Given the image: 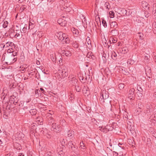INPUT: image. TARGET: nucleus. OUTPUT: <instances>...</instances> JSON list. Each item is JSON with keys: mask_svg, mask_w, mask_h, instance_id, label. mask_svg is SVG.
<instances>
[{"mask_svg": "<svg viewBox=\"0 0 156 156\" xmlns=\"http://www.w3.org/2000/svg\"><path fill=\"white\" fill-rule=\"evenodd\" d=\"M87 57L89 58H93L94 56L93 53L91 52H89L87 54Z\"/></svg>", "mask_w": 156, "mask_h": 156, "instance_id": "26", "label": "nucleus"}, {"mask_svg": "<svg viewBox=\"0 0 156 156\" xmlns=\"http://www.w3.org/2000/svg\"><path fill=\"white\" fill-rule=\"evenodd\" d=\"M31 108L32 107H30L29 105H28L27 106H24L23 108V109L25 110H27L29 112Z\"/></svg>", "mask_w": 156, "mask_h": 156, "instance_id": "39", "label": "nucleus"}, {"mask_svg": "<svg viewBox=\"0 0 156 156\" xmlns=\"http://www.w3.org/2000/svg\"><path fill=\"white\" fill-rule=\"evenodd\" d=\"M106 128L108 129V131H112L114 129V127H112V126H111L110 125H107Z\"/></svg>", "mask_w": 156, "mask_h": 156, "instance_id": "35", "label": "nucleus"}, {"mask_svg": "<svg viewBox=\"0 0 156 156\" xmlns=\"http://www.w3.org/2000/svg\"><path fill=\"white\" fill-rule=\"evenodd\" d=\"M67 135L68 137H73L74 135V132L72 130H69L68 131Z\"/></svg>", "mask_w": 156, "mask_h": 156, "instance_id": "20", "label": "nucleus"}, {"mask_svg": "<svg viewBox=\"0 0 156 156\" xmlns=\"http://www.w3.org/2000/svg\"><path fill=\"white\" fill-rule=\"evenodd\" d=\"M119 52L122 54L127 53L128 51V48L126 47L119 48Z\"/></svg>", "mask_w": 156, "mask_h": 156, "instance_id": "11", "label": "nucleus"}, {"mask_svg": "<svg viewBox=\"0 0 156 156\" xmlns=\"http://www.w3.org/2000/svg\"><path fill=\"white\" fill-rule=\"evenodd\" d=\"M111 28L116 29L118 27V24L115 21L112 22L110 24Z\"/></svg>", "mask_w": 156, "mask_h": 156, "instance_id": "21", "label": "nucleus"}, {"mask_svg": "<svg viewBox=\"0 0 156 156\" xmlns=\"http://www.w3.org/2000/svg\"><path fill=\"white\" fill-rule=\"evenodd\" d=\"M28 156H33V153L32 152H29L28 153Z\"/></svg>", "mask_w": 156, "mask_h": 156, "instance_id": "61", "label": "nucleus"}, {"mask_svg": "<svg viewBox=\"0 0 156 156\" xmlns=\"http://www.w3.org/2000/svg\"><path fill=\"white\" fill-rule=\"evenodd\" d=\"M19 101V99L18 98L16 97H10L9 100V101L10 102L11 104H12L15 105H16V104Z\"/></svg>", "mask_w": 156, "mask_h": 156, "instance_id": "8", "label": "nucleus"}, {"mask_svg": "<svg viewBox=\"0 0 156 156\" xmlns=\"http://www.w3.org/2000/svg\"><path fill=\"white\" fill-rule=\"evenodd\" d=\"M32 108L33 107L31 108L29 111V112L32 115H34L36 114L37 111L36 109L33 108Z\"/></svg>", "mask_w": 156, "mask_h": 156, "instance_id": "18", "label": "nucleus"}, {"mask_svg": "<svg viewBox=\"0 0 156 156\" xmlns=\"http://www.w3.org/2000/svg\"><path fill=\"white\" fill-rule=\"evenodd\" d=\"M153 111V107L150 104H147L146 106V109L144 110L143 112L145 115H147L151 114V113Z\"/></svg>", "mask_w": 156, "mask_h": 156, "instance_id": "3", "label": "nucleus"}, {"mask_svg": "<svg viewBox=\"0 0 156 156\" xmlns=\"http://www.w3.org/2000/svg\"><path fill=\"white\" fill-rule=\"evenodd\" d=\"M68 146L69 148H71L72 150L74 151L76 149V146L74 143H73L72 141H70L68 143Z\"/></svg>", "mask_w": 156, "mask_h": 156, "instance_id": "9", "label": "nucleus"}, {"mask_svg": "<svg viewBox=\"0 0 156 156\" xmlns=\"http://www.w3.org/2000/svg\"><path fill=\"white\" fill-rule=\"evenodd\" d=\"M114 12L113 11L109 12V15L110 18H113L114 17Z\"/></svg>", "mask_w": 156, "mask_h": 156, "instance_id": "41", "label": "nucleus"}, {"mask_svg": "<svg viewBox=\"0 0 156 156\" xmlns=\"http://www.w3.org/2000/svg\"><path fill=\"white\" fill-rule=\"evenodd\" d=\"M53 62L55 63H57L58 65L59 66L62 65V59H53L52 60Z\"/></svg>", "mask_w": 156, "mask_h": 156, "instance_id": "16", "label": "nucleus"}, {"mask_svg": "<svg viewBox=\"0 0 156 156\" xmlns=\"http://www.w3.org/2000/svg\"><path fill=\"white\" fill-rule=\"evenodd\" d=\"M39 90H40V92H41L42 93H43L44 94H45V93H46L45 91L42 88H41Z\"/></svg>", "mask_w": 156, "mask_h": 156, "instance_id": "54", "label": "nucleus"}, {"mask_svg": "<svg viewBox=\"0 0 156 156\" xmlns=\"http://www.w3.org/2000/svg\"><path fill=\"white\" fill-rule=\"evenodd\" d=\"M113 153V155H115V156H117L118 155V153L115 151H114Z\"/></svg>", "mask_w": 156, "mask_h": 156, "instance_id": "62", "label": "nucleus"}, {"mask_svg": "<svg viewBox=\"0 0 156 156\" xmlns=\"http://www.w3.org/2000/svg\"><path fill=\"white\" fill-rule=\"evenodd\" d=\"M75 88L76 91L78 92H80L81 90V87L78 85H75Z\"/></svg>", "mask_w": 156, "mask_h": 156, "instance_id": "37", "label": "nucleus"}, {"mask_svg": "<svg viewBox=\"0 0 156 156\" xmlns=\"http://www.w3.org/2000/svg\"><path fill=\"white\" fill-rule=\"evenodd\" d=\"M151 140L150 138H147V144H150L151 145Z\"/></svg>", "mask_w": 156, "mask_h": 156, "instance_id": "58", "label": "nucleus"}, {"mask_svg": "<svg viewBox=\"0 0 156 156\" xmlns=\"http://www.w3.org/2000/svg\"><path fill=\"white\" fill-rule=\"evenodd\" d=\"M137 89L140 92H141L143 91L142 89L140 87H138Z\"/></svg>", "mask_w": 156, "mask_h": 156, "instance_id": "56", "label": "nucleus"}, {"mask_svg": "<svg viewBox=\"0 0 156 156\" xmlns=\"http://www.w3.org/2000/svg\"><path fill=\"white\" fill-rule=\"evenodd\" d=\"M145 69L146 74H150L151 73V71L150 67L147 66L145 67Z\"/></svg>", "mask_w": 156, "mask_h": 156, "instance_id": "24", "label": "nucleus"}, {"mask_svg": "<svg viewBox=\"0 0 156 156\" xmlns=\"http://www.w3.org/2000/svg\"><path fill=\"white\" fill-rule=\"evenodd\" d=\"M121 11L122 12L123 14H126V10L124 9H122ZM123 15H124V14H123Z\"/></svg>", "mask_w": 156, "mask_h": 156, "instance_id": "53", "label": "nucleus"}, {"mask_svg": "<svg viewBox=\"0 0 156 156\" xmlns=\"http://www.w3.org/2000/svg\"><path fill=\"white\" fill-rule=\"evenodd\" d=\"M135 89L134 88L130 89L128 92V98L131 100L134 99L135 97Z\"/></svg>", "mask_w": 156, "mask_h": 156, "instance_id": "5", "label": "nucleus"}, {"mask_svg": "<svg viewBox=\"0 0 156 156\" xmlns=\"http://www.w3.org/2000/svg\"><path fill=\"white\" fill-rule=\"evenodd\" d=\"M48 119V123L49 125H52V124L54 123V119L51 117H49L48 118H47Z\"/></svg>", "mask_w": 156, "mask_h": 156, "instance_id": "19", "label": "nucleus"}, {"mask_svg": "<svg viewBox=\"0 0 156 156\" xmlns=\"http://www.w3.org/2000/svg\"><path fill=\"white\" fill-rule=\"evenodd\" d=\"M83 93L86 94L85 95L88 96L90 94L89 89L87 86H84L82 90Z\"/></svg>", "mask_w": 156, "mask_h": 156, "instance_id": "12", "label": "nucleus"}, {"mask_svg": "<svg viewBox=\"0 0 156 156\" xmlns=\"http://www.w3.org/2000/svg\"><path fill=\"white\" fill-rule=\"evenodd\" d=\"M40 90H39L38 89H36L35 90V95L37 97H39V96H41V94L40 93Z\"/></svg>", "mask_w": 156, "mask_h": 156, "instance_id": "34", "label": "nucleus"}, {"mask_svg": "<svg viewBox=\"0 0 156 156\" xmlns=\"http://www.w3.org/2000/svg\"><path fill=\"white\" fill-rule=\"evenodd\" d=\"M102 23L103 25V26L105 27H106L107 26V23H106V21L105 20H102Z\"/></svg>", "mask_w": 156, "mask_h": 156, "instance_id": "49", "label": "nucleus"}, {"mask_svg": "<svg viewBox=\"0 0 156 156\" xmlns=\"http://www.w3.org/2000/svg\"><path fill=\"white\" fill-rule=\"evenodd\" d=\"M27 24L25 25L24 27H23V29L22 30L20 31V32L22 33H26V30H27Z\"/></svg>", "mask_w": 156, "mask_h": 156, "instance_id": "38", "label": "nucleus"}, {"mask_svg": "<svg viewBox=\"0 0 156 156\" xmlns=\"http://www.w3.org/2000/svg\"><path fill=\"white\" fill-rule=\"evenodd\" d=\"M123 147H124V144H121L120 143H119L118 146V147L119 148H118V149H119L120 148L123 149Z\"/></svg>", "mask_w": 156, "mask_h": 156, "instance_id": "44", "label": "nucleus"}, {"mask_svg": "<svg viewBox=\"0 0 156 156\" xmlns=\"http://www.w3.org/2000/svg\"><path fill=\"white\" fill-rule=\"evenodd\" d=\"M18 93L16 92H15L13 93L12 95L10 97L18 98Z\"/></svg>", "mask_w": 156, "mask_h": 156, "instance_id": "48", "label": "nucleus"}, {"mask_svg": "<svg viewBox=\"0 0 156 156\" xmlns=\"http://www.w3.org/2000/svg\"><path fill=\"white\" fill-rule=\"evenodd\" d=\"M77 82L78 80L76 77H72V79L69 81L70 83L73 86L76 85Z\"/></svg>", "mask_w": 156, "mask_h": 156, "instance_id": "14", "label": "nucleus"}, {"mask_svg": "<svg viewBox=\"0 0 156 156\" xmlns=\"http://www.w3.org/2000/svg\"><path fill=\"white\" fill-rule=\"evenodd\" d=\"M6 44L7 47L9 46L12 47H13L15 46L14 44L11 42H8L6 43Z\"/></svg>", "mask_w": 156, "mask_h": 156, "instance_id": "32", "label": "nucleus"}, {"mask_svg": "<svg viewBox=\"0 0 156 156\" xmlns=\"http://www.w3.org/2000/svg\"><path fill=\"white\" fill-rule=\"evenodd\" d=\"M51 57L50 58H56V57L55 55V54L53 52L52 54L50 55Z\"/></svg>", "mask_w": 156, "mask_h": 156, "instance_id": "51", "label": "nucleus"}, {"mask_svg": "<svg viewBox=\"0 0 156 156\" xmlns=\"http://www.w3.org/2000/svg\"><path fill=\"white\" fill-rule=\"evenodd\" d=\"M55 35L59 40L63 43L68 44L70 42L69 38L67 34L62 32H58L56 33Z\"/></svg>", "mask_w": 156, "mask_h": 156, "instance_id": "1", "label": "nucleus"}, {"mask_svg": "<svg viewBox=\"0 0 156 156\" xmlns=\"http://www.w3.org/2000/svg\"><path fill=\"white\" fill-rule=\"evenodd\" d=\"M5 62V63H4V65L5 64H7L8 65H10L11 64H12V62H11V61L9 60H8L7 62Z\"/></svg>", "mask_w": 156, "mask_h": 156, "instance_id": "52", "label": "nucleus"}, {"mask_svg": "<svg viewBox=\"0 0 156 156\" xmlns=\"http://www.w3.org/2000/svg\"><path fill=\"white\" fill-rule=\"evenodd\" d=\"M12 156V153H8L7 154H6L5 156Z\"/></svg>", "mask_w": 156, "mask_h": 156, "instance_id": "60", "label": "nucleus"}, {"mask_svg": "<svg viewBox=\"0 0 156 156\" xmlns=\"http://www.w3.org/2000/svg\"><path fill=\"white\" fill-rule=\"evenodd\" d=\"M80 147L81 149H85L86 148V147L84 145L83 142H81L80 143Z\"/></svg>", "mask_w": 156, "mask_h": 156, "instance_id": "42", "label": "nucleus"}, {"mask_svg": "<svg viewBox=\"0 0 156 156\" xmlns=\"http://www.w3.org/2000/svg\"><path fill=\"white\" fill-rule=\"evenodd\" d=\"M15 87L16 86H15L11 82L10 83L9 82V88L10 90H12L15 88Z\"/></svg>", "mask_w": 156, "mask_h": 156, "instance_id": "29", "label": "nucleus"}, {"mask_svg": "<svg viewBox=\"0 0 156 156\" xmlns=\"http://www.w3.org/2000/svg\"><path fill=\"white\" fill-rule=\"evenodd\" d=\"M111 33L112 36H116L119 34V31L116 29H114L111 31Z\"/></svg>", "mask_w": 156, "mask_h": 156, "instance_id": "17", "label": "nucleus"}, {"mask_svg": "<svg viewBox=\"0 0 156 156\" xmlns=\"http://www.w3.org/2000/svg\"><path fill=\"white\" fill-rule=\"evenodd\" d=\"M46 156H52V153L51 151H48L45 154Z\"/></svg>", "mask_w": 156, "mask_h": 156, "instance_id": "50", "label": "nucleus"}, {"mask_svg": "<svg viewBox=\"0 0 156 156\" xmlns=\"http://www.w3.org/2000/svg\"><path fill=\"white\" fill-rule=\"evenodd\" d=\"M104 6L108 10H109V9L110 8V5L108 2H106Z\"/></svg>", "mask_w": 156, "mask_h": 156, "instance_id": "36", "label": "nucleus"}, {"mask_svg": "<svg viewBox=\"0 0 156 156\" xmlns=\"http://www.w3.org/2000/svg\"><path fill=\"white\" fill-rule=\"evenodd\" d=\"M51 130L56 132H59L61 130L62 128L61 126L56 123L52 124Z\"/></svg>", "mask_w": 156, "mask_h": 156, "instance_id": "4", "label": "nucleus"}, {"mask_svg": "<svg viewBox=\"0 0 156 156\" xmlns=\"http://www.w3.org/2000/svg\"><path fill=\"white\" fill-rule=\"evenodd\" d=\"M58 73L61 75L63 78L67 77L68 75V71L67 68L65 66H62L58 70Z\"/></svg>", "mask_w": 156, "mask_h": 156, "instance_id": "2", "label": "nucleus"}, {"mask_svg": "<svg viewBox=\"0 0 156 156\" xmlns=\"http://www.w3.org/2000/svg\"><path fill=\"white\" fill-rule=\"evenodd\" d=\"M61 144L64 147L65 146V145H66V143H65V141L63 139V140L61 142Z\"/></svg>", "mask_w": 156, "mask_h": 156, "instance_id": "57", "label": "nucleus"}, {"mask_svg": "<svg viewBox=\"0 0 156 156\" xmlns=\"http://www.w3.org/2000/svg\"><path fill=\"white\" fill-rule=\"evenodd\" d=\"M130 131L131 133L133 134L135 133V130L133 126H132L130 129Z\"/></svg>", "mask_w": 156, "mask_h": 156, "instance_id": "46", "label": "nucleus"}, {"mask_svg": "<svg viewBox=\"0 0 156 156\" xmlns=\"http://www.w3.org/2000/svg\"><path fill=\"white\" fill-rule=\"evenodd\" d=\"M100 129L99 130L101 132L105 133H106L108 132V129H107L106 128V126H105V127H103L102 126L101 127H100Z\"/></svg>", "mask_w": 156, "mask_h": 156, "instance_id": "27", "label": "nucleus"}, {"mask_svg": "<svg viewBox=\"0 0 156 156\" xmlns=\"http://www.w3.org/2000/svg\"><path fill=\"white\" fill-rule=\"evenodd\" d=\"M117 56V55L115 52L112 53L111 55L112 58L113 57H115Z\"/></svg>", "mask_w": 156, "mask_h": 156, "instance_id": "55", "label": "nucleus"}, {"mask_svg": "<svg viewBox=\"0 0 156 156\" xmlns=\"http://www.w3.org/2000/svg\"><path fill=\"white\" fill-rule=\"evenodd\" d=\"M36 121L39 125L43 124V120L41 117L39 116L37 117L36 119Z\"/></svg>", "mask_w": 156, "mask_h": 156, "instance_id": "15", "label": "nucleus"}, {"mask_svg": "<svg viewBox=\"0 0 156 156\" xmlns=\"http://www.w3.org/2000/svg\"><path fill=\"white\" fill-rule=\"evenodd\" d=\"M135 61L133 59H128L127 61L128 64L133 65L135 62Z\"/></svg>", "mask_w": 156, "mask_h": 156, "instance_id": "33", "label": "nucleus"}, {"mask_svg": "<svg viewBox=\"0 0 156 156\" xmlns=\"http://www.w3.org/2000/svg\"><path fill=\"white\" fill-rule=\"evenodd\" d=\"M71 30L73 34L75 36H77L79 35L80 32L77 29L74 27H72L71 28Z\"/></svg>", "mask_w": 156, "mask_h": 156, "instance_id": "13", "label": "nucleus"}, {"mask_svg": "<svg viewBox=\"0 0 156 156\" xmlns=\"http://www.w3.org/2000/svg\"><path fill=\"white\" fill-rule=\"evenodd\" d=\"M101 96H102V98L100 97L99 99L100 100H101H101H102V99L104 100L106 99L109 97L108 91H106L105 90H103L102 91L101 94Z\"/></svg>", "mask_w": 156, "mask_h": 156, "instance_id": "6", "label": "nucleus"}, {"mask_svg": "<svg viewBox=\"0 0 156 156\" xmlns=\"http://www.w3.org/2000/svg\"><path fill=\"white\" fill-rule=\"evenodd\" d=\"M36 48L38 51H41V46L40 43H37L36 45Z\"/></svg>", "mask_w": 156, "mask_h": 156, "instance_id": "30", "label": "nucleus"}, {"mask_svg": "<svg viewBox=\"0 0 156 156\" xmlns=\"http://www.w3.org/2000/svg\"><path fill=\"white\" fill-rule=\"evenodd\" d=\"M118 87H119V88L120 90H122V89H123V88H124V85L123 84L120 83L119 84Z\"/></svg>", "mask_w": 156, "mask_h": 156, "instance_id": "43", "label": "nucleus"}, {"mask_svg": "<svg viewBox=\"0 0 156 156\" xmlns=\"http://www.w3.org/2000/svg\"><path fill=\"white\" fill-rule=\"evenodd\" d=\"M14 147L17 150H20L21 149V147L20 144L18 143H15L14 144Z\"/></svg>", "mask_w": 156, "mask_h": 156, "instance_id": "25", "label": "nucleus"}, {"mask_svg": "<svg viewBox=\"0 0 156 156\" xmlns=\"http://www.w3.org/2000/svg\"><path fill=\"white\" fill-rule=\"evenodd\" d=\"M72 46L73 47L75 48H78L79 46L78 44L76 42L73 43Z\"/></svg>", "mask_w": 156, "mask_h": 156, "instance_id": "45", "label": "nucleus"}, {"mask_svg": "<svg viewBox=\"0 0 156 156\" xmlns=\"http://www.w3.org/2000/svg\"><path fill=\"white\" fill-rule=\"evenodd\" d=\"M117 41V40L115 37L113 38L112 37H110L109 38V42L110 44L115 43Z\"/></svg>", "mask_w": 156, "mask_h": 156, "instance_id": "23", "label": "nucleus"}, {"mask_svg": "<svg viewBox=\"0 0 156 156\" xmlns=\"http://www.w3.org/2000/svg\"><path fill=\"white\" fill-rule=\"evenodd\" d=\"M52 114L50 113H47L46 114V116L48 117V118H49V117H51Z\"/></svg>", "mask_w": 156, "mask_h": 156, "instance_id": "59", "label": "nucleus"}, {"mask_svg": "<svg viewBox=\"0 0 156 156\" xmlns=\"http://www.w3.org/2000/svg\"><path fill=\"white\" fill-rule=\"evenodd\" d=\"M104 73L108 75L111 73V71L109 70V69L108 67L105 68L104 70Z\"/></svg>", "mask_w": 156, "mask_h": 156, "instance_id": "31", "label": "nucleus"}, {"mask_svg": "<svg viewBox=\"0 0 156 156\" xmlns=\"http://www.w3.org/2000/svg\"><path fill=\"white\" fill-rule=\"evenodd\" d=\"M153 12H154V14H155L156 12V4H154L153 5Z\"/></svg>", "mask_w": 156, "mask_h": 156, "instance_id": "47", "label": "nucleus"}, {"mask_svg": "<svg viewBox=\"0 0 156 156\" xmlns=\"http://www.w3.org/2000/svg\"><path fill=\"white\" fill-rule=\"evenodd\" d=\"M8 93V91L6 89H5L3 90V92L2 94V98H3V100L5 98V96L4 97V95L6 94V95Z\"/></svg>", "mask_w": 156, "mask_h": 156, "instance_id": "28", "label": "nucleus"}, {"mask_svg": "<svg viewBox=\"0 0 156 156\" xmlns=\"http://www.w3.org/2000/svg\"><path fill=\"white\" fill-rule=\"evenodd\" d=\"M137 93L139 97H141L142 96V94L141 93H140V92H137Z\"/></svg>", "mask_w": 156, "mask_h": 156, "instance_id": "63", "label": "nucleus"}, {"mask_svg": "<svg viewBox=\"0 0 156 156\" xmlns=\"http://www.w3.org/2000/svg\"><path fill=\"white\" fill-rule=\"evenodd\" d=\"M141 5L143 8L145 9L149 10L150 7V5L146 2L145 1H143L142 2Z\"/></svg>", "mask_w": 156, "mask_h": 156, "instance_id": "10", "label": "nucleus"}, {"mask_svg": "<svg viewBox=\"0 0 156 156\" xmlns=\"http://www.w3.org/2000/svg\"><path fill=\"white\" fill-rule=\"evenodd\" d=\"M153 28H155L156 29V22H154L153 23Z\"/></svg>", "mask_w": 156, "mask_h": 156, "instance_id": "64", "label": "nucleus"}, {"mask_svg": "<svg viewBox=\"0 0 156 156\" xmlns=\"http://www.w3.org/2000/svg\"><path fill=\"white\" fill-rule=\"evenodd\" d=\"M139 107L137 110V112H138V114H140L142 111L144 107V105L143 104H140V105H139Z\"/></svg>", "mask_w": 156, "mask_h": 156, "instance_id": "22", "label": "nucleus"}, {"mask_svg": "<svg viewBox=\"0 0 156 156\" xmlns=\"http://www.w3.org/2000/svg\"><path fill=\"white\" fill-rule=\"evenodd\" d=\"M40 132L41 133H42L44 135L46 136L48 138H51V136L49 133H48V131L46 128H42Z\"/></svg>", "mask_w": 156, "mask_h": 156, "instance_id": "7", "label": "nucleus"}, {"mask_svg": "<svg viewBox=\"0 0 156 156\" xmlns=\"http://www.w3.org/2000/svg\"><path fill=\"white\" fill-rule=\"evenodd\" d=\"M8 24V22L7 21H4V23L3 24V25H2L3 27L4 28H6L7 27Z\"/></svg>", "mask_w": 156, "mask_h": 156, "instance_id": "40", "label": "nucleus"}]
</instances>
